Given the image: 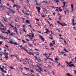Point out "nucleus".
<instances>
[{
    "label": "nucleus",
    "instance_id": "1",
    "mask_svg": "<svg viewBox=\"0 0 76 76\" xmlns=\"http://www.w3.org/2000/svg\"><path fill=\"white\" fill-rule=\"evenodd\" d=\"M7 42H8V43H10V44H14V45H18V44L16 42H15L14 43L12 40L7 41Z\"/></svg>",
    "mask_w": 76,
    "mask_h": 76
},
{
    "label": "nucleus",
    "instance_id": "2",
    "mask_svg": "<svg viewBox=\"0 0 76 76\" xmlns=\"http://www.w3.org/2000/svg\"><path fill=\"white\" fill-rule=\"evenodd\" d=\"M19 47H20L21 50H25V51L27 52V50H26V49L25 48L23 47V46H22V45H21L20 46L19 45Z\"/></svg>",
    "mask_w": 76,
    "mask_h": 76
},
{
    "label": "nucleus",
    "instance_id": "3",
    "mask_svg": "<svg viewBox=\"0 0 76 76\" xmlns=\"http://www.w3.org/2000/svg\"><path fill=\"white\" fill-rule=\"evenodd\" d=\"M0 69L1 70V72H3V73H7V71L4 70L2 68H1V66L0 67Z\"/></svg>",
    "mask_w": 76,
    "mask_h": 76
},
{
    "label": "nucleus",
    "instance_id": "4",
    "mask_svg": "<svg viewBox=\"0 0 76 76\" xmlns=\"http://www.w3.org/2000/svg\"><path fill=\"white\" fill-rule=\"evenodd\" d=\"M14 29V32H15L17 34H18V28H16V27H15Z\"/></svg>",
    "mask_w": 76,
    "mask_h": 76
},
{
    "label": "nucleus",
    "instance_id": "5",
    "mask_svg": "<svg viewBox=\"0 0 76 76\" xmlns=\"http://www.w3.org/2000/svg\"><path fill=\"white\" fill-rule=\"evenodd\" d=\"M10 35L12 37H15V35H16L13 32H11V33H10Z\"/></svg>",
    "mask_w": 76,
    "mask_h": 76
},
{
    "label": "nucleus",
    "instance_id": "6",
    "mask_svg": "<svg viewBox=\"0 0 76 76\" xmlns=\"http://www.w3.org/2000/svg\"><path fill=\"white\" fill-rule=\"evenodd\" d=\"M3 19L2 20V22H4V21L5 22H7V19L4 18V17H3Z\"/></svg>",
    "mask_w": 76,
    "mask_h": 76
},
{
    "label": "nucleus",
    "instance_id": "7",
    "mask_svg": "<svg viewBox=\"0 0 76 76\" xmlns=\"http://www.w3.org/2000/svg\"><path fill=\"white\" fill-rule=\"evenodd\" d=\"M0 37L2 39H8L7 38H6L4 37L3 36L0 35Z\"/></svg>",
    "mask_w": 76,
    "mask_h": 76
},
{
    "label": "nucleus",
    "instance_id": "8",
    "mask_svg": "<svg viewBox=\"0 0 76 76\" xmlns=\"http://www.w3.org/2000/svg\"><path fill=\"white\" fill-rule=\"evenodd\" d=\"M66 3V2L64 1L63 2L64 5L63 6H62V7L63 8V9H64L65 8V4Z\"/></svg>",
    "mask_w": 76,
    "mask_h": 76
},
{
    "label": "nucleus",
    "instance_id": "9",
    "mask_svg": "<svg viewBox=\"0 0 76 76\" xmlns=\"http://www.w3.org/2000/svg\"><path fill=\"white\" fill-rule=\"evenodd\" d=\"M3 27V28H2V30H3V31H6V27L5 26H2Z\"/></svg>",
    "mask_w": 76,
    "mask_h": 76
},
{
    "label": "nucleus",
    "instance_id": "10",
    "mask_svg": "<svg viewBox=\"0 0 76 76\" xmlns=\"http://www.w3.org/2000/svg\"><path fill=\"white\" fill-rule=\"evenodd\" d=\"M9 11L10 12H11V13H15V11L12 10V9H10V10H9Z\"/></svg>",
    "mask_w": 76,
    "mask_h": 76
},
{
    "label": "nucleus",
    "instance_id": "11",
    "mask_svg": "<svg viewBox=\"0 0 76 76\" xmlns=\"http://www.w3.org/2000/svg\"><path fill=\"white\" fill-rule=\"evenodd\" d=\"M40 37V39H42V41H44V37H42V36H39Z\"/></svg>",
    "mask_w": 76,
    "mask_h": 76
},
{
    "label": "nucleus",
    "instance_id": "12",
    "mask_svg": "<svg viewBox=\"0 0 76 76\" xmlns=\"http://www.w3.org/2000/svg\"><path fill=\"white\" fill-rule=\"evenodd\" d=\"M37 66L38 67H39V69L40 71H42V68H41V67L39 66L38 65H37Z\"/></svg>",
    "mask_w": 76,
    "mask_h": 76
},
{
    "label": "nucleus",
    "instance_id": "13",
    "mask_svg": "<svg viewBox=\"0 0 76 76\" xmlns=\"http://www.w3.org/2000/svg\"><path fill=\"white\" fill-rule=\"evenodd\" d=\"M61 26H67V25L65 23H61Z\"/></svg>",
    "mask_w": 76,
    "mask_h": 76
},
{
    "label": "nucleus",
    "instance_id": "14",
    "mask_svg": "<svg viewBox=\"0 0 76 76\" xmlns=\"http://www.w3.org/2000/svg\"><path fill=\"white\" fill-rule=\"evenodd\" d=\"M48 32H50V31L48 29H47V30L46 31V32H45V33H46V34H48L49 33Z\"/></svg>",
    "mask_w": 76,
    "mask_h": 76
},
{
    "label": "nucleus",
    "instance_id": "15",
    "mask_svg": "<svg viewBox=\"0 0 76 76\" xmlns=\"http://www.w3.org/2000/svg\"><path fill=\"white\" fill-rule=\"evenodd\" d=\"M36 9H37L38 10H40V9H41V8L39 7H36Z\"/></svg>",
    "mask_w": 76,
    "mask_h": 76
},
{
    "label": "nucleus",
    "instance_id": "16",
    "mask_svg": "<svg viewBox=\"0 0 76 76\" xmlns=\"http://www.w3.org/2000/svg\"><path fill=\"white\" fill-rule=\"evenodd\" d=\"M27 53L28 54H29L30 55H34V53H31V52L30 53H28V51H27Z\"/></svg>",
    "mask_w": 76,
    "mask_h": 76
},
{
    "label": "nucleus",
    "instance_id": "17",
    "mask_svg": "<svg viewBox=\"0 0 76 76\" xmlns=\"http://www.w3.org/2000/svg\"><path fill=\"white\" fill-rule=\"evenodd\" d=\"M26 22L27 23H29L30 22H29V20H27L26 21Z\"/></svg>",
    "mask_w": 76,
    "mask_h": 76
},
{
    "label": "nucleus",
    "instance_id": "18",
    "mask_svg": "<svg viewBox=\"0 0 76 76\" xmlns=\"http://www.w3.org/2000/svg\"><path fill=\"white\" fill-rule=\"evenodd\" d=\"M4 56H8V53H4Z\"/></svg>",
    "mask_w": 76,
    "mask_h": 76
},
{
    "label": "nucleus",
    "instance_id": "19",
    "mask_svg": "<svg viewBox=\"0 0 76 76\" xmlns=\"http://www.w3.org/2000/svg\"><path fill=\"white\" fill-rule=\"evenodd\" d=\"M24 68L26 70H31V69H29V68H27L26 67H24Z\"/></svg>",
    "mask_w": 76,
    "mask_h": 76
},
{
    "label": "nucleus",
    "instance_id": "20",
    "mask_svg": "<svg viewBox=\"0 0 76 76\" xmlns=\"http://www.w3.org/2000/svg\"><path fill=\"white\" fill-rule=\"evenodd\" d=\"M28 45L30 47H32L33 46V45H32L30 44V43H29Z\"/></svg>",
    "mask_w": 76,
    "mask_h": 76
},
{
    "label": "nucleus",
    "instance_id": "21",
    "mask_svg": "<svg viewBox=\"0 0 76 76\" xmlns=\"http://www.w3.org/2000/svg\"><path fill=\"white\" fill-rule=\"evenodd\" d=\"M36 70H37V71L38 72H39V73H40V74H41V71H39V69H36Z\"/></svg>",
    "mask_w": 76,
    "mask_h": 76
},
{
    "label": "nucleus",
    "instance_id": "22",
    "mask_svg": "<svg viewBox=\"0 0 76 76\" xmlns=\"http://www.w3.org/2000/svg\"><path fill=\"white\" fill-rule=\"evenodd\" d=\"M2 68H4V69H5V70H7V67H4V66H2Z\"/></svg>",
    "mask_w": 76,
    "mask_h": 76
},
{
    "label": "nucleus",
    "instance_id": "23",
    "mask_svg": "<svg viewBox=\"0 0 76 76\" xmlns=\"http://www.w3.org/2000/svg\"><path fill=\"white\" fill-rule=\"evenodd\" d=\"M59 10L60 12H62V9H61V7H59Z\"/></svg>",
    "mask_w": 76,
    "mask_h": 76
},
{
    "label": "nucleus",
    "instance_id": "24",
    "mask_svg": "<svg viewBox=\"0 0 76 76\" xmlns=\"http://www.w3.org/2000/svg\"><path fill=\"white\" fill-rule=\"evenodd\" d=\"M10 69H15V68H13V67L12 66H10Z\"/></svg>",
    "mask_w": 76,
    "mask_h": 76
},
{
    "label": "nucleus",
    "instance_id": "25",
    "mask_svg": "<svg viewBox=\"0 0 76 76\" xmlns=\"http://www.w3.org/2000/svg\"><path fill=\"white\" fill-rule=\"evenodd\" d=\"M0 25L1 26H2H2H4L3 24V23H0Z\"/></svg>",
    "mask_w": 76,
    "mask_h": 76
},
{
    "label": "nucleus",
    "instance_id": "26",
    "mask_svg": "<svg viewBox=\"0 0 76 76\" xmlns=\"http://www.w3.org/2000/svg\"><path fill=\"white\" fill-rule=\"evenodd\" d=\"M17 4H14L13 6V7H17Z\"/></svg>",
    "mask_w": 76,
    "mask_h": 76
},
{
    "label": "nucleus",
    "instance_id": "27",
    "mask_svg": "<svg viewBox=\"0 0 76 76\" xmlns=\"http://www.w3.org/2000/svg\"><path fill=\"white\" fill-rule=\"evenodd\" d=\"M17 8H20V6L17 4Z\"/></svg>",
    "mask_w": 76,
    "mask_h": 76
},
{
    "label": "nucleus",
    "instance_id": "28",
    "mask_svg": "<svg viewBox=\"0 0 76 76\" xmlns=\"http://www.w3.org/2000/svg\"><path fill=\"white\" fill-rule=\"evenodd\" d=\"M63 50L65 51V52H66V53H68V51H67V50L66 49H64Z\"/></svg>",
    "mask_w": 76,
    "mask_h": 76
},
{
    "label": "nucleus",
    "instance_id": "29",
    "mask_svg": "<svg viewBox=\"0 0 76 76\" xmlns=\"http://www.w3.org/2000/svg\"><path fill=\"white\" fill-rule=\"evenodd\" d=\"M4 58H6V59H7L9 58L8 56H5V57H4Z\"/></svg>",
    "mask_w": 76,
    "mask_h": 76
},
{
    "label": "nucleus",
    "instance_id": "30",
    "mask_svg": "<svg viewBox=\"0 0 76 76\" xmlns=\"http://www.w3.org/2000/svg\"><path fill=\"white\" fill-rule=\"evenodd\" d=\"M9 25L11 26V27H12V28H13V26L11 24H9Z\"/></svg>",
    "mask_w": 76,
    "mask_h": 76
},
{
    "label": "nucleus",
    "instance_id": "31",
    "mask_svg": "<svg viewBox=\"0 0 76 76\" xmlns=\"http://www.w3.org/2000/svg\"><path fill=\"white\" fill-rule=\"evenodd\" d=\"M23 73L24 75H28V73L26 74L24 72H23Z\"/></svg>",
    "mask_w": 76,
    "mask_h": 76
},
{
    "label": "nucleus",
    "instance_id": "32",
    "mask_svg": "<svg viewBox=\"0 0 76 76\" xmlns=\"http://www.w3.org/2000/svg\"><path fill=\"white\" fill-rule=\"evenodd\" d=\"M13 56H14V57H16V58L18 57L17 55H13Z\"/></svg>",
    "mask_w": 76,
    "mask_h": 76
},
{
    "label": "nucleus",
    "instance_id": "33",
    "mask_svg": "<svg viewBox=\"0 0 76 76\" xmlns=\"http://www.w3.org/2000/svg\"><path fill=\"white\" fill-rule=\"evenodd\" d=\"M48 67L49 68V69H51V68L52 67L50 65H48Z\"/></svg>",
    "mask_w": 76,
    "mask_h": 76
},
{
    "label": "nucleus",
    "instance_id": "34",
    "mask_svg": "<svg viewBox=\"0 0 76 76\" xmlns=\"http://www.w3.org/2000/svg\"><path fill=\"white\" fill-rule=\"evenodd\" d=\"M22 41L23 42V43H26V42L24 40H22Z\"/></svg>",
    "mask_w": 76,
    "mask_h": 76
},
{
    "label": "nucleus",
    "instance_id": "35",
    "mask_svg": "<svg viewBox=\"0 0 76 76\" xmlns=\"http://www.w3.org/2000/svg\"><path fill=\"white\" fill-rule=\"evenodd\" d=\"M57 23H59V24H60V25H61V23H60L59 21H57Z\"/></svg>",
    "mask_w": 76,
    "mask_h": 76
},
{
    "label": "nucleus",
    "instance_id": "36",
    "mask_svg": "<svg viewBox=\"0 0 76 76\" xmlns=\"http://www.w3.org/2000/svg\"><path fill=\"white\" fill-rule=\"evenodd\" d=\"M36 54V55H37L38 56L39 55V53H38V52Z\"/></svg>",
    "mask_w": 76,
    "mask_h": 76
},
{
    "label": "nucleus",
    "instance_id": "37",
    "mask_svg": "<svg viewBox=\"0 0 76 76\" xmlns=\"http://www.w3.org/2000/svg\"><path fill=\"white\" fill-rule=\"evenodd\" d=\"M66 63V64H68V65H69V62H67V61H65Z\"/></svg>",
    "mask_w": 76,
    "mask_h": 76
},
{
    "label": "nucleus",
    "instance_id": "38",
    "mask_svg": "<svg viewBox=\"0 0 76 76\" xmlns=\"http://www.w3.org/2000/svg\"><path fill=\"white\" fill-rule=\"evenodd\" d=\"M25 60H27V61H29V59L28 58H26L25 59Z\"/></svg>",
    "mask_w": 76,
    "mask_h": 76
},
{
    "label": "nucleus",
    "instance_id": "39",
    "mask_svg": "<svg viewBox=\"0 0 76 76\" xmlns=\"http://www.w3.org/2000/svg\"><path fill=\"white\" fill-rule=\"evenodd\" d=\"M49 63H50L51 64H52V65H53V64L52 62H49Z\"/></svg>",
    "mask_w": 76,
    "mask_h": 76
},
{
    "label": "nucleus",
    "instance_id": "40",
    "mask_svg": "<svg viewBox=\"0 0 76 76\" xmlns=\"http://www.w3.org/2000/svg\"><path fill=\"white\" fill-rule=\"evenodd\" d=\"M50 45H51V46H54V45H53L52 44V43H50Z\"/></svg>",
    "mask_w": 76,
    "mask_h": 76
},
{
    "label": "nucleus",
    "instance_id": "41",
    "mask_svg": "<svg viewBox=\"0 0 76 76\" xmlns=\"http://www.w3.org/2000/svg\"><path fill=\"white\" fill-rule=\"evenodd\" d=\"M66 75H67V76H69L70 75V73H67L66 74Z\"/></svg>",
    "mask_w": 76,
    "mask_h": 76
},
{
    "label": "nucleus",
    "instance_id": "42",
    "mask_svg": "<svg viewBox=\"0 0 76 76\" xmlns=\"http://www.w3.org/2000/svg\"><path fill=\"white\" fill-rule=\"evenodd\" d=\"M71 8H73V5L71 4Z\"/></svg>",
    "mask_w": 76,
    "mask_h": 76
},
{
    "label": "nucleus",
    "instance_id": "43",
    "mask_svg": "<svg viewBox=\"0 0 76 76\" xmlns=\"http://www.w3.org/2000/svg\"><path fill=\"white\" fill-rule=\"evenodd\" d=\"M23 31H24L25 32H26V31H25V28H23Z\"/></svg>",
    "mask_w": 76,
    "mask_h": 76
},
{
    "label": "nucleus",
    "instance_id": "44",
    "mask_svg": "<svg viewBox=\"0 0 76 76\" xmlns=\"http://www.w3.org/2000/svg\"><path fill=\"white\" fill-rule=\"evenodd\" d=\"M0 30H1V31L2 32V30H3V28H1V27L0 28Z\"/></svg>",
    "mask_w": 76,
    "mask_h": 76
},
{
    "label": "nucleus",
    "instance_id": "45",
    "mask_svg": "<svg viewBox=\"0 0 76 76\" xmlns=\"http://www.w3.org/2000/svg\"><path fill=\"white\" fill-rule=\"evenodd\" d=\"M23 13H24V14H26V15H27L28 14V13H26V12H23Z\"/></svg>",
    "mask_w": 76,
    "mask_h": 76
},
{
    "label": "nucleus",
    "instance_id": "46",
    "mask_svg": "<svg viewBox=\"0 0 76 76\" xmlns=\"http://www.w3.org/2000/svg\"><path fill=\"white\" fill-rule=\"evenodd\" d=\"M3 44V42L1 41L0 42V45H1V44Z\"/></svg>",
    "mask_w": 76,
    "mask_h": 76
},
{
    "label": "nucleus",
    "instance_id": "47",
    "mask_svg": "<svg viewBox=\"0 0 76 76\" xmlns=\"http://www.w3.org/2000/svg\"><path fill=\"white\" fill-rule=\"evenodd\" d=\"M33 44L34 45H36V43H35L34 42H33Z\"/></svg>",
    "mask_w": 76,
    "mask_h": 76
},
{
    "label": "nucleus",
    "instance_id": "48",
    "mask_svg": "<svg viewBox=\"0 0 76 76\" xmlns=\"http://www.w3.org/2000/svg\"><path fill=\"white\" fill-rule=\"evenodd\" d=\"M55 61H58V59L57 58H55Z\"/></svg>",
    "mask_w": 76,
    "mask_h": 76
},
{
    "label": "nucleus",
    "instance_id": "49",
    "mask_svg": "<svg viewBox=\"0 0 76 76\" xmlns=\"http://www.w3.org/2000/svg\"><path fill=\"white\" fill-rule=\"evenodd\" d=\"M69 66L70 67H71L72 66V64H71V65H69Z\"/></svg>",
    "mask_w": 76,
    "mask_h": 76
},
{
    "label": "nucleus",
    "instance_id": "50",
    "mask_svg": "<svg viewBox=\"0 0 76 76\" xmlns=\"http://www.w3.org/2000/svg\"><path fill=\"white\" fill-rule=\"evenodd\" d=\"M73 29H75V30H76V28L75 27H74L73 28Z\"/></svg>",
    "mask_w": 76,
    "mask_h": 76
},
{
    "label": "nucleus",
    "instance_id": "51",
    "mask_svg": "<svg viewBox=\"0 0 76 76\" xmlns=\"http://www.w3.org/2000/svg\"><path fill=\"white\" fill-rule=\"evenodd\" d=\"M36 20H37V21H39V20L37 18H36Z\"/></svg>",
    "mask_w": 76,
    "mask_h": 76
},
{
    "label": "nucleus",
    "instance_id": "52",
    "mask_svg": "<svg viewBox=\"0 0 76 76\" xmlns=\"http://www.w3.org/2000/svg\"><path fill=\"white\" fill-rule=\"evenodd\" d=\"M8 33H9L10 35V34L11 33H10V30H8Z\"/></svg>",
    "mask_w": 76,
    "mask_h": 76
},
{
    "label": "nucleus",
    "instance_id": "53",
    "mask_svg": "<svg viewBox=\"0 0 76 76\" xmlns=\"http://www.w3.org/2000/svg\"><path fill=\"white\" fill-rule=\"evenodd\" d=\"M11 1L13 3H15V0H12Z\"/></svg>",
    "mask_w": 76,
    "mask_h": 76
},
{
    "label": "nucleus",
    "instance_id": "54",
    "mask_svg": "<svg viewBox=\"0 0 76 76\" xmlns=\"http://www.w3.org/2000/svg\"><path fill=\"white\" fill-rule=\"evenodd\" d=\"M72 66H73V67H75V65L74 64H72Z\"/></svg>",
    "mask_w": 76,
    "mask_h": 76
},
{
    "label": "nucleus",
    "instance_id": "55",
    "mask_svg": "<svg viewBox=\"0 0 76 76\" xmlns=\"http://www.w3.org/2000/svg\"><path fill=\"white\" fill-rule=\"evenodd\" d=\"M66 11H67L68 12H69V10H68L67 9H66Z\"/></svg>",
    "mask_w": 76,
    "mask_h": 76
},
{
    "label": "nucleus",
    "instance_id": "56",
    "mask_svg": "<svg viewBox=\"0 0 76 76\" xmlns=\"http://www.w3.org/2000/svg\"><path fill=\"white\" fill-rule=\"evenodd\" d=\"M33 38H34V37H31L30 38L31 39H33Z\"/></svg>",
    "mask_w": 76,
    "mask_h": 76
},
{
    "label": "nucleus",
    "instance_id": "57",
    "mask_svg": "<svg viewBox=\"0 0 76 76\" xmlns=\"http://www.w3.org/2000/svg\"><path fill=\"white\" fill-rule=\"evenodd\" d=\"M45 54V56L46 57H48V55L47 54Z\"/></svg>",
    "mask_w": 76,
    "mask_h": 76
},
{
    "label": "nucleus",
    "instance_id": "58",
    "mask_svg": "<svg viewBox=\"0 0 76 76\" xmlns=\"http://www.w3.org/2000/svg\"><path fill=\"white\" fill-rule=\"evenodd\" d=\"M42 17H43V18H44V17H45V15H43L42 16Z\"/></svg>",
    "mask_w": 76,
    "mask_h": 76
},
{
    "label": "nucleus",
    "instance_id": "59",
    "mask_svg": "<svg viewBox=\"0 0 76 76\" xmlns=\"http://www.w3.org/2000/svg\"><path fill=\"white\" fill-rule=\"evenodd\" d=\"M64 12H65V14L66 15V12H67V11H64Z\"/></svg>",
    "mask_w": 76,
    "mask_h": 76
},
{
    "label": "nucleus",
    "instance_id": "60",
    "mask_svg": "<svg viewBox=\"0 0 76 76\" xmlns=\"http://www.w3.org/2000/svg\"><path fill=\"white\" fill-rule=\"evenodd\" d=\"M5 46L6 47H7V48H8V47H9V46H8L7 45H5Z\"/></svg>",
    "mask_w": 76,
    "mask_h": 76
},
{
    "label": "nucleus",
    "instance_id": "61",
    "mask_svg": "<svg viewBox=\"0 0 76 76\" xmlns=\"http://www.w3.org/2000/svg\"><path fill=\"white\" fill-rule=\"evenodd\" d=\"M27 35L30 37H31V35H30V34H27Z\"/></svg>",
    "mask_w": 76,
    "mask_h": 76
},
{
    "label": "nucleus",
    "instance_id": "62",
    "mask_svg": "<svg viewBox=\"0 0 76 76\" xmlns=\"http://www.w3.org/2000/svg\"><path fill=\"white\" fill-rule=\"evenodd\" d=\"M49 59L51 60V61H53V59H52L51 58H49Z\"/></svg>",
    "mask_w": 76,
    "mask_h": 76
},
{
    "label": "nucleus",
    "instance_id": "63",
    "mask_svg": "<svg viewBox=\"0 0 76 76\" xmlns=\"http://www.w3.org/2000/svg\"><path fill=\"white\" fill-rule=\"evenodd\" d=\"M52 72L53 73V75H55V74H56V73H54V72L53 71H52Z\"/></svg>",
    "mask_w": 76,
    "mask_h": 76
},
{
    "label": "nucleus",
    "instance_id": "64",
    "mask_svg": "<svg viewBox=\"0 0 76 76\" xmlns=\"http://www.w3.org/2000/svg\"><path fill=\"white\" fill-rule=\"evenodd\" d=\"M31 36H32V37H34V34H32L31 35Z\"/></svg>",
    "mask_w": 76,
    "mask_h": 76
}]
</instances>
